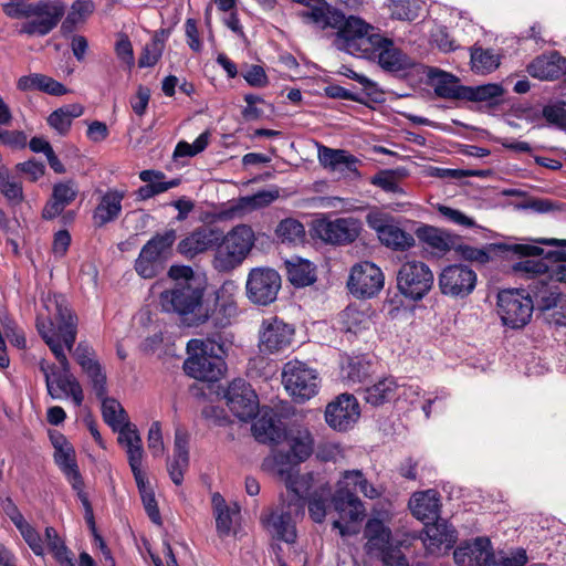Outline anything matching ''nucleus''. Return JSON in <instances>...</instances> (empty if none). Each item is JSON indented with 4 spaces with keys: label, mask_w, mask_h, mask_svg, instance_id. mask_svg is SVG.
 Here are the masks:
<instances>
[{
    "label": "nucleus",
    "mask_w": 566,
    "mask_h": 566,
    "mask_svg": "<svg viewBox=\"0 0 566 566\" xmlns=\"http://www.w3.org/2000/svg\"><path fill=\"white\" fill-rule=\"evenodd\" d=\"M46 314L36 317V329L59 361L61 370L51 379L52 390L48 394L53 399L71 397L76 406L84 399L80 382L71 374L70 361L64 347L72 352L77 335V316L72 312L62 295H49L43 301Z\"/></svg>",
    "instance_id": "f257e3e1"
},
{
    "label": "nucleus",
    "mask_w": 566,
    "mask_h": 566,
    "mask_svg": "<svg viewBox=\"0 0 566 566\" xmlns=\"http://www.w3.org/2000/svg\"><path fill=\"white\" fill-rule=\"evenodd\" d=\"M168 276L172 284L159 295L161 310L177 315L187 327L206 324L211 317V308L205 301L206 281L188 265H171Z\"/></svg>",
    "instance_id": "f03ea898"
},
{
    "label": "nucleus",
    "mask_w": 566,
    "mask_h": 566,
    "mask_svg": "<svg viewBox=\"0 0 566 566\" xmlns=\"http://www.w3.org/2000/svg\"><path fill=\"white\" fill-rule=\"evenodd\" d=\"M356 491L369 500H377L385 493V488L373 484L358 469L345 470L340 473L332 496V506L338 515V518L333 522V528L337 530L342 537L356 534V523L366 516L365 504Z\"/></svg>",
    "instance_id": "7ed1b4c3"
},
{
    "label": "nucleus",
    "mask_w": 566,
    "mask_h": 566,
    "mask_svg": "<svg viewBox=\"0 0 566 566\" xmlns=\"http://www.w3.org/2000/svg\"><path fill=\"white\" fill-rule=\"evenodd\" d=\"M188 358L184 363L185 373L201 381H217L224 370L222 345L210 339H190L187 343Z\"/></svg>",
    "instance_id": "20e7f679"
},
{
    "label": "nucleus",
    "mask_w": 566,
    "mask_h": 566,
    "mask_svg": "<svg viewBox=\"0 0 566 566\" xmlns=\"http://www.w3.org/2000/svg\"><path fill=\"white\" fill-rule=\"evenodd\" d=\"M538 244L546 245H563L566 247V240L558 239H536L527 240L526 242H495L485 245L484 248H474L468 244L457 243L455 251L467 261L486 263L493 255L510 256L516 255L520 258L539 256L544 254V250Z\"/></svg>",
    "instance_id": "39448f33"
},
{
    "label": "nucleus",
    "mask_w": 566,
    "mask_h": 566,
    "mask_svg": "<svg viewBox=\"0 0 566 566\" xmlns=\"http://www.w3.org/2000/svg\"><path fill=\"white\" fill-rule=\"evenodd\" d=\"M254 231L248 224H238L224 235L220 232L212 260L213 268L219 272L238 268L254 247Z\"/></svg>",
    "instance_id": "423d86ee"
},
{
    "label": "nucleus",
    "mask_w": 566,
    "mask_h": 566,
    "mask_svg": "<svg viewBox=\"0 0 566 566\" xmlns=\"http://www.w3.org/2000/svg\"><path fill=\"white\" fill-rule=\"evenodd\" d=\"M339 20L333 28L337 30L334 45L340 51L364 57L366 53L370 52L374 38L379 33L375 32V28L360 18L354 15L346 18L340 12Z\"/></svg>",
    "instance_id": "0eeeda50"
},
{
    "label": "nucleus",
    "mask_w": 566,
    "mask_h": 566,
    "mask_svg": "<svg viewBox=\"0 0 566 566\" xmlns=\"http://www.w3.org/2000/svg\"><path fill=\"white\" fill-rule=\"evenodd\" d=\"M177 239L176 230L169 229L156 233L142 248L135 261V271L143 279H154L159 275L172 254V245Z\"/></svg>",
    "instance_id": "6e6552de"
},
{
    "label": "nucleus",
    "mask_w": 566,
    "mask_h": 566,
    "mask_svg": "<svg viewBox=\"0 0 566 566\" xmlns=\"http://www.w3.org/2000/svg\"><path fill=\"white\" fill-rule=\"evenodd\" d=\"M365 537L367 553L380 559L384 566H409L401 546L394 543L390 528L382 521L370 518L365 527Z\"/></svg>",
    "instance_id": "1a4fd4ad"
},
{
    "label": "nucleus",
    "mask_w": 566,
    "mask_h": 566,
    "mask_svg": "<svg viewBox=\"0 0 566 566\" xmlns=\"http://www.w3.org/2000/svg\"><path fill=\"white\" fill-rule=\"evenodd\" d=\"M319 382L317 370L304 361L294 359L283 366L282 384L296 402L302 403L316 396Z\"/></svg>",
    "instance_id": "9d476101"
},
{
    "label": "nucleus",
    "mask_w": 566,
    "mask_h": 566,
    "mask_svg": "<svg viewBox=\"0 0 566 566\" xmlns=\"http://www.w3.org/2000/svg\"><path fill=\"white\" fill-rule=\"evenodd\" d=\"M433 280V273L424 262L411 260L400 266L397 287L403 296L419 301L429 293Z\"/></svg>",
    "instance_id": "9b49d317"
},
{
    "label": "nucleus",
    "mask_w": 566,
    "mask_h": 566,
    "mask_svg": "<svg viewBox=\"0 0 566 566\" xmlns=\"http://www.w3.org/2000/svg\"><path fill=\"white\" fill-rule=\"evenodd\" d=\"M497 307L504 325L521 328L530 322L534 303L524 291L504 290L497 295Z\"/></svg>",
    "instance_id": "f8f14e48"
},
{
    "label": "nucleus",
    "mask_w": 566,
    "mask_h": 566,
    "mask_svg": "<svg viewBox=\"0 0 566 566\" xmlns=\"http://www.w3.org/2000/svg\"><path fill=\"white\" fill-rule=\"evenodd\" d=\"M281 275L271 268H254L247 279V296L258 305H269L276 300L281 289Z\"/></svg>",
    "instance_id": "ddd939ff"
},
{
    "label": "nucleus",
    "mask_w": 566,
    "mask_h": 566,
    "mask_svg": "<svg viewBox=\"0 0 566 566\" xmlns=\"http://www.w3.org/2000/svg\"><path fill=\"white\" fill-rule=\"evenodd\" d=\"M384 283L381 269L373 262L363 261L350 269L347 287L358 298H371L382 290Z\"/></svg>",
    "instance_id": "4468645a"
},
{
    "label": "nucleus",
    "mask_w": 566,
    "mask_h": 566,
    "mask_svg": "<svg viewBox=\"0 0 566 566\" xmlns=\"http://www.w3.org/2000/svg\"><path fill=\"white\" fill-rule=\"evenodd\" d=\"M33 17L21 24L19 33L43 36L49 34L61 21L65 12L62 0H40L34 2Z\"/></svg>",
    "instance_id": "2eb2a0df"
},
{
    "label": "nucleus",
    "mask_w": 566,
    "mask_h": 566,
    "mask_svg": "<svg viewBox=\"0 0 566 566\" xmlns=\"http://www.w3.org/2000/svg\"><path fill=\"white\" fill-rule=\"evenodd\" d=\"M476 273L463 264L446 266L438 277L439 289L443 295L453 298H464L476 285Z\"/></svg>",
    "instance_id": "dca6fc26"
},
{
    "label": "nucleus",
    "mask_w": 566,
    "mask_h": 566,
    "mask_svg": "<svg viewBox=\"0 0 566 566\" xmlns=\"http://www.w3.org/2000/svg\"><path fill=\"white\" fill-rule=\"evenodd\" d=\"M361 230V223L353 217L329 220L322 218L315 221V234L326 243L347 244L354 242Z\"/></svg>",
    "instance_id": "f3484780"
},
{
    "label": "nucleus",
    "mask_w": 566,
    "mask_h": 566,
    "mask_svg": "<svg viewBox=\"0 0 566 566\" xmlns=\"http://www.w3.org/2000/svg\"><path fill=\"white\" fill-rule=\"evenodd\" d=\"M364 57L377 59L381 69L391 73L406 72L415 65L413 60L396 46L391 39L380 33L374 38L373 48Z\"/></svg>",
    "instance_id": "a211bd4d"
},
{
    "label": "nucleus",
    "mask_w": 566,
    "mask_h": 566,
    "mask_svg": "<svg viewBox=\"0 0 566 566\" xmlns=\"http://www.w3.org/2000/svg\"><path fill=\"white\" fill-rule=\"evenodd\" d=\"M224 397L227 406L238 419L247 421L256 415L259 409L258 396L244 379L232 380Z\"/></svg>",
    "instance_id": "6ab92c4d"
},
{
    "label": "nucleus",
    "mask_w": 566,
    "mask_h": 566,
    "mask_svg": "<svg viewBox=\"0 0 566 566\" xmlns=\"http://www.w3.org/2000/svg\"><path fill=\"white\" fill-rule=\"evenodd\" d=\"M294 328L277 317L263 319L259 331V348L264 354H276L287 349Z\"/></svg>",
    "instance_id": "aec40b11"
},
{
    "label": "nucleus",
    "mask_w": 566,
    "mask_h": 566,
    "mask_svg": "<svg viewBox=\"0 0 566 566\" xmlns=\"http://www.w3.org/2000/svg\"><path fill=\"white\" fill-rule=\"evenodd\" d=\"M458 566H496L494 548L488 536L463 541L453 552Z\"/></svg>",
    "instance_id": "412c9836"
},
{
    "label": "nucleus",
    "mask_w": 566,
    "mask_h": 566,
    "mask_svg": "<svg viewBox=\"0 0 566 566\" xmlns=\"http://www.w3.org/2000/svg\"><path fill=\"white\" fill-rule=\"evenodd\" d=\"M360 417V408L353 395L342 394L325 409V421L334 430L347 431Z\"/></svg>",
    "instance_id": "4be33fe9"
},
{
    "label": "nucleus",
    "mask_w": 566,
    "mask_h": 566,
    "mask_svg": "<svg viewBox=\"0 0 566 566\" xmlns=\"http://www.w3.org/2000/svg\"><path fill=\"white\" fill-rule=\"evenodd\" d=\"M318 161L332 171L343 177L355 180L360 178L358 166L360 160L344 149H333L323 145L318 146Z\"/></svg>",
    "instance_id": "5701e85b"
},
{
    "label": "nucleus",
    "mask_w": 566,
    "mask_h": 566,
    "mask_svg": "<svg viewBox=\"0 0 566 566\" xmlns=\"http://www.w3.org/2000/svg\"><path fill=\"white\" fill-rule=\"evenodd\" d=\"M279 197L280 190L277 187H272L271 189L266 190H260L252 196L239 198L235 202H232L227 209L222 210L220 212V217L221 219L241 218L248 212L270 206Z\"/></svg>",
    "instance_id": "b1692460"
},
{
    "label": "nucleus",
    "mask_w": 566,
    "mask_h": 566,
    "mask_svg": "<svg viewBox=\"0 0 566 566\" xmlns=\"http://www.w3.org/2000/svg\"><path fill=\"white\" fill-rule=\"evenodd\" d=\"M74 357L90 378L97 398H103L107 394L106 375L101 364L94 358L93 349L88 345L80 343L74 349Z\"/></svg>",
    "instance_id": "393cba45"
},
{
    "label": "nucleus",
    "mask_w": 566,
    "mask_h": 566,
    "mask_svg": "<svg viewBox=\"0 0 566 566\" xmlns=\"http://www.w3.org/2000/svg\"><path fill=\"white\" fill-rule=\"evenodd\" d=\"M266 531L275 538L285 543H294L296 539L295 522L292 517V504L287 509H276L261 516Z\"/></svg>",
    "instance_id": "a878e982"
},
{
    "label": "nucleus",
    "mask_w": 566,
    "mask_h": 566,
    "mask_svg": "<svg viewBox=\"0 0 566 566\" xmlns=\"http://www.w3.org/2000/svg\"><path fill=\"white\" fill-rule=\"evenodd\" d=\"M220 231L214 228L199 227L178 243V251L186 258H193L216 247Z\"/></svg>",
    "instance_id": "bb28decb"
},
{
    "label": "nucleus",
    "mask_w": 566,
    "mask_h": 566,
    "mask_svg": "<svg viewBox=\"0 0 566 566\" xmlns=\"http://www.w3.org/2000/svg\"><path fill=\"white\" fill-rule=\"evenodd\" d=\"M126 197L125 190L115 188L103 192L93 212L94 224L98 228L117 220L122 213V202Z\"/></svg>",
    "instance_id": "cd10ccee"
},
{
    "label": "nucleus",
    "mask_w": 566,
    "mask_h": 566,
    "mask_svg": "<svg viewBox=\"0 0 566 566\" xmlns=\"http://www.w3.org/2000/svg\"><path fill=\"white\" fill-rule=\"evenodd\" d=\"M78 195L77 184L73 180L57 182L53 186L50 200L42 210V217L51 220L60 216Z\"/></svg>",
    "instance_id": "c85d7f7f"
},
{
    "label": "nucleus",
    "mask_w": 566,
    "mask_h": 566,
    "mask_svg": "<svg viewBox=\"0 0 566 566\" xmlns=\"http://www.w3.org/2000/svg\"><path fill=\"white\" fill-rule=\"evenodd\" d=\"M118 443L125 449L128 463L134 476H139L145 472L142 469L144 449L140 434L135 424L126 426L125 429L117 432Z\"/></svg>",
    "instance_id": "c756f323"
},
{
    "label": "nucleus",
    "mask_w": 566,
    "mask_h": 566,
    "mask_svg": "<svg viewBox=\"0 0 566 566\" xmlns=\"http://www.w3.org/2000/svg\"><path fill=\"white\" fill-rule=\"evenodd\" d=\"M254 438L262 443H277L285 434L282 423L272 409H262L252 423Z\"/></svg>",
    "instance_id": "7c9ffc66"
},
{
    "label": "nucleus",
    "mask_w": 566,
    "mask_h": 566,
    "mask_svg": "<svg viewBox=\"0 0 566 566\" xmlns=\"http://www.w3.org/2000/svg\"><path fill=\"white\" fill-rule=\"evenodd\" d=\"M434 93L441 98L464 99L465 86L459 84V80L451 73L437 67H429L426 72Z\"/></svg>",
    "instance_id": "2f4dec72"
},
{
    "label": "nucleus",
    "mask_w": 566,
    "mask_h": 566,
    "mask_svg": "<svg viewBox=\"0 0 566 566\" xmlns=\"http://www.w3.org/2000/svg\"><path fill=\"white\" fill-rule=\"evenodd\" d=\"M527 72L538 80H556L566 74V59L557 52L537 56L527 65Z\"/></svg>",
    "instance_id": "473e14b6"
},
{
    "label": "nucleus",
    "mask_w": 566,
    "mask_h": 566,
    "mask_svg": "<svg viewBox=\"0 0 566 566\" xmlns=\"http://www.w3.org/2000/svg\"><path fill=\"white\" fill-rule=\"evenodd\" d=\"M189 465L188 436L177 429L175 432L174 458L168 462V473L176 485H180Z\"/></svg>",
    "instance_id": "72a5a7b5"
},
{
    "label": "nucleus",
    "mask_w": 566,
    "mask_h": 566,
    "mask_svg": "<svg viewBox=\"0 0 566 566\" xmlns=\"http://www.w3.org/2000/svg\"><path fill=\"white\" fill-rule=\"evenodd\" d=\"M412 514L423 522L437 521L440 513V495L436 490L415 493L410 500Z\"/></svg>",
    "instance_id": "f704fd0d"
},
{
    "label": "nucleus",
    "mask_w": 566,
    "mask_h": 566,
    "mask_svg": "<svg viewBox=\"0 0 566 566\" xmlns=\"http://www.w3.org/2000/svg\"><path fill=\"white\" fill-rule=\"evenodd\" d=\"M417 237L437 253L446 254L455 250L459 237L446 230L423 226L417 230Z\"/></svg>",
    "instance_id": "c9c22d12"
},
{
    "label": "nucleus",
    "mask_w": 566,
    "mask_h": 566,
    "mask_svg": "<svg viewBox=\"0 0 566 566\" xmlns=\"http://www.w3.org/2000/svg\"><path fill=\"white\" fill-rule=\"evenodd\" d=\"M17 88L21 92L40 91L53 96H61L67 93V88L62 83L41 73L21 76L17 81Z\"/></svg>",
    "instance_id": "e433bc0d"
},
{
    "label": "nucleus",
    "mask_w": 566,
    "mask_h": 566,
    "mask_svg": "<svg viewBox=\"0 0 566 566\" xmlns=\"http://www.w3.org/2000/svg\"><path fill=\"white\" fill-rule=\"evenodd\" d=\"M421 541L429 554H436L442 545L449 546L454 541V531L450 530L446 522H427Z\"/></svg>",
    "instance_id": "4c0bfd02"
},
{
    "label": "nucleus",
    "mask_w": 566,
    "mask_h": 566,
    "mask_svg": "<svg viewBox=\"0 0 566 566\" xmlns=\"http://www.w3.org/2000/svg\"><path fill=\"white\" fill-rule=\"evenodd\" d=\"M211 502L217 532L221 536H227L232 530L233 518L240 513V507L237 503L228 504L220 493H213Z\"/></svg>",
    "instance_id": "58836bf2"
},
{
    "label": "nucleus",
    "mask_w": 566,
    "mask_h": 566,
    "mask_svg": "<svg viewBox=\"0 0 566 566\" xmlns=\"http://www.w3.org/2000/svg\"><path fill=\"white\" fill-rule=\"evenodd\" d=\"M13 119L9 105L0 95V143L13 149H22L28 144V136L22 130H8L2 127L10 126Z\"/></svg>",
    "instance_id": "ea45409f"
},
{
    "label": "nucleus",
    "mask_w": 566,
    "mask_h": 566,
    "mask_svg": "<svg viewBox=\"0 0 566 566\" xmlns=\"http://www.w3.org/2000/svg\"><path fill=\"white\" fill-rule=\"evenodd\" d=\"M44 545L56 563L62 566H74V554L66 546L63 537L60 536L53 526H46L44 530Z\"/></svg>",
    "instance_id": "a19ab883"
},
{
    "label": "nucleus",
    "mask_w": 566,
    "mask_h": 566,
    "mask_svg": "<svg viewBox=\"0 0 566 566\" xmlns=\"http://www.w3.org/2000/svg\"><path fill=\"white\" fill-rule=\"evenodd\" d=\"M54 460L72 485V489H78V485L84 484L75 461L74 450L69 443H64V447H57Z\"/></svg>",
    "instance_id": "79ce46f5"
},
{
    "label": "nucleus",
    "mask_w": 566,
    "mask_h": 566,
    "mask_svg": "<svg viewBox=\"0 0 566 566\" xmlns=\"http://www.w3.org/2000/svg\"><path fill=\"white\" fill-rule=\"evenodd\" d=\"M399 385L392 377H386L365 389L364 399L371 406L389 402L397 396Z\"/></svg>",
    "instance_id": "37998d69"
},
{
    "label": "nucleus",
    "mask_w": 566,
    "mask_h": 566,
    "mask_svg": "<svg viewBox=\"0 0 566 566\" xmlns=\"http://www.w3.org/2000/svg\"><path fill=\"white\" fill-rule=\"evenodd\" d=\"M83 113L84 107L80 104L64 105L49 115L48 124L57 132V134L66 135L72 126L73 119L82 116Z\"/></svg>",
    "instance_id": "c03bdc74"
},
{
    "label": "nucleus",
    "mask_w": 566,
    "mask_h": 566,
    "mask_svg": "<svg viewBox=\"0 0 566 566\" xmlns=\"http://www.w3.org/2000/svg\"><path fill=\"white\" fill-rule=\"evenodd\" d=\"M99 399L103 401V419L113 429V431L119 432L125 429L126 426L133 424L129 422L128 416L119 401L114 398H106V395Z\"/></svg>",
    "instance_id": "a18cd8bd"
},
{
    "label": "nucleus",
    "mask_w": 566,
    "mask_h": 566,
    "mask_svg": "<svg viewBox=\"0 0 566 566\" xmlns=\"http://www.w3.org/2000/svg\"><path fill=\"white\" fill-rule=\"evenodd\" d=\"M471 69L476 74H490L500 66V55L493 49L473 46L470 50Z\"/></svg>",
    "instance_id": "49530a36"
},
{
    "label": "nucleus",
    "mask_w": 566,
    "mask_h": 566,
    "mask_svg": "<svg viewBox=\"0 0 566 566\" xmlns=\"http://www.w3.org/2000/svg\"><path fill=\"white\" fill-rule=\"evenodd\" d=\"M226 292L224 285L217 292L216 311H211L210 318L213 319V324L217 327L228 326L238 313L235 301L231 296H226Z\"/></svg>",
    "instance_id": "de8ad7c7"
},
{
    "label": "nucleus",
    "mask_w": 566,
    "mask_h": 566,
    "mask_svg": "<svg viewBox=\"0 0 566 566\" xmlns=\"http://www.w3.org/2000/svg\"><path fill=\"white\" fill-rule=\"evenodd\" d=\"M298 15L305 22H312L322 29L325 28H334L340 20V11L332 9L327 4L313 7L308 10H303L298 13Z\"/></svg>",
    "instance_id": "09e8293b"
},
{
    "label": "nucleus",
    "mask_w": 566,
    "mask_h": 566,
    "mask_svg": "<svg viewBox=\"0 0 566 566\" xmlns=\"http://www.w3.org/2000/svg\"><path fill=\"white\" fill-rule=\"evenodd\" d=\"M379 240L382 244L394 250H406L415 245L413 235L403 231L394 221L382 230Z\"/></svg>",
    "instance_id": "8fccbe9b"
},
{
    "label": "nucleus",
    "mask_w": 566,
    "mask_h": 566,
    "mask_svg": "<svg viewBox=\"0 0 566 566\" xmlns=\"http://www.w3.org/2000/svg\"><path fill=\"white\" fill-rule=\"evenodd\" d=\"M134 479L136 481V484H137V488H138V491H139V494L142 497V502H143L144 509H145L148 517L150 518V521L153 523L160 525L161 524L160 512H159V509L157 505V501L155 499V494L147 481L146 473L140 474L139 476L136 475V476H134Z\"/></svg>",
    "instance_id": "3c124183"
},
{
    "label": "nucleus",
    "mask_w": 566,
    "mask_h": 566,
    "mask_svg": "<svg viewBox=\"0 0 566 566\" xmlns=\"http://www.w3.org/2000/svg\"><path fill=\"white\" fill-rule=\"evenodd\" d=\"M343 328L346 332L357 334L370 326V316L367 311L359 310L356 306H347L340 315Z\"/></svg>",
    "instance_id": "603ef678"
},
{
    "label": "nucleus",
    "mask_w": 566,
    "mask_h": 566,
    "mask_svg": "<svg viewBox=\"0 0 566 566\" xmlns=\"http://www.w3.org/2000/svg\"><path fill=\"white\" fill-rule=\"evenodd\" d=\"M290 282L295 286L311 285L315 280V271L311 262L301 260L296 263H287Z\"/></svg>",
    "instance_id": "864d4df0"
},
{
    "label": "nucleus",
    "mask_w": 566,
    "mask_h": 566,
    "mask_svg": "<svg viewBox=\"0 0 566 566\" xmlns=\"http://www.w3.org/2000/svg\"><path fill=\"white\" fill-rule=\"evenodd\" d=\"M331 492L326 488H321L313 492L308 499V513L316 523H322L326 516L328 503L332 504Z\"/></svg>",
    "instance_id": "5fc2aeb1"
},
{
    "label": "nucleus",
    "mask_w": 566,
    "mask_h": 566,
    "mask_svg": "<svg viewBox=\"0 0 566 566\" xmlns=\"http://www.w3.org/2000/svg\"><path fill=\"white\" fill-rule=\"evenodd\" d=\"M314 439L308 429H300L291 439V452L297 462L306 460L313 452Z\"/></svg>",
    "instance_id": "6e6d98bb"
},
{
    "label": "nucleus",
    "mask_w": 566,
    "mask_h": 566,
    "mask_svg": "<svg viewBox=\"0 0 566 566\" xmlns=\"http://www.w3.org/2000/svg\"><path fill=\"white\" fill-rule=\"evenodd\" d=\"M391 17L397 20L412 21L422 9L421 0H389Z\"/></svg>",
    "instance_id": "4d7b16f0"
},
{
    "label": "nucleus",
    "mask_w": 566,
    "mask_h": 566,
    "mask_svg": "<svg viewBox=\"0 0 566 566\" xmlns=\"http://www.w3.org/2000/svg\"><path fill=\"white\" fill-rule=\"evenodd\" d=\"M275 234L282 243H296L303 240L305 229L296 219L287 218L277 224Z\"/></svg>",
    "instance_id": "13d9d810"
},
{
    "label": "nucleus",
    "mask_w": 566,
    "mask_h": 566,
    "mask_svg": "<svg viewBox=\"0 0 566 566\" xmlns=\"http://www.w3.org/2000/svg\"><path fill=\"white\" fill-rule=\"evenodd\" d=\"M369 365L359 358H348L342 365L340 376L349 385L361 382L368 375Z\"/></svg>",
    "instance_id": "bf43d9fd"
},
{
    "label": "nucleus",
    "mask_w": 566,
    "mask_h": 566,
    "mask_svg": "<svg viewBox=\"0 0 566 566\" xmlns=\"http://www.w3.org/2000/svg\"><path fill=\"white\" fill-rule=\"evenodd\" d=\"M0 190L3 196L13 205H18L23 200L21 182L11 177L8 169L6 168H0Z\"/></svg>",
    "instance_id": "052dcab7"
},
{
    "label": "nucleus",
    "mask_w": 566,
    "mask_h": 566,
    "mask_svg": "<svg viewBox=\"0 0 566 566\" xmlns=\"http://www.w3.org/2000/svg\"><path fill=\"white\" fill-rule=\"evenodd\" d=\"M18 531L20 532L22 538L28 544L30 549L36 555V556H44L45 554V545H44V538L40 535L38 530L32 526L27 520L23 521L21 524L15 526Z\"/></svg>",
    "instance_id": "680f3d73"
},
{
    "label": "nucleus",
    "mask_w": 566,
    "mask_h": 566,
    "mask_svg": "<svg viewBox=\"0 0 566 566\" xmlns=\"http://www.w3.org/2000/svg\"><path fill=\"white\" fill-rule=\"evenodd\" d=\"M94 3L92 0H75L63 23L64 28H73L75 24L84 22L93 12Z\"/></svg>",
    "instance_id": "e2e57ef3"
},
{
    "label": "nucleus",
    "mask_w": 566,
    "mask_h": 566,
    "mask_svg": "<svg viewBox=\"0 0 566 566\" xmlns=\"http://www.w3.org/2000/svg\"><path fill=\"white\" fill-rule=\"evenodd\" d=\"M503 88L499 84H485L476 87H467L464 99L474 102L493 101L503 95Z\"/></svg>",
    "instance_id": "0e129e2a"
},
{
    "label": "nucleus",
    "mask_w": 566,
    "mask_h": 566,
    "mask_svg": "<svg viewBox=\"0 0 566 566\" xmlns=\"http://www.w3.org/2000/svg\"><path fill=\"white\" fill-rule=\"evenodd\" d=\"M139 178L142 181L149 184L150 188L154 190L155 196L163 193L171 188H175L179 185L178 179H172L170 181H163L164 174L159 170H143L139 174Z\"/></svg>",
    "instance_id": "69168bd1"
},
{
    "label": "nucleus",
    "mask_w": 566,
    "mask_h": 566,
    "mask_svg": "<svg viewBox=\"0 0 566 566\" xmlns=\"http://www.w3.org/2000/svg\"><path fill=\"white\" fill-rule=\"evenodd\" d=\"M512 270L515 274L531 279L536 275L549 274L547 264L543 260L525 259L513 264Z\"/></svg>",
    "instance_id": "338daca9"
},
{
    "label": "nucleus",
    "mask_w": 566,
    "mask_h": 566,
    "mask_svg": "<svg viewBox=\"0 0 566 566\" xmlns=\"http://www.w3.org/2000/svg\"><path fill=\"white\" fill-rule=\"evenodd\" d=\"M164 51V41L155 35L149 43H146L138 60L139 67L154 66L160 59Z\"/></svg>",
    "instance_id": "774afa93"
}]
</instances>
